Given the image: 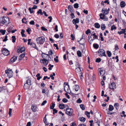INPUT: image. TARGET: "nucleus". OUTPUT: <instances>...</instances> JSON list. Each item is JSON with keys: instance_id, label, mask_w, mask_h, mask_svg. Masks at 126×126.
Segmentation results:
<instances>
[{"instance_id": "obj_1", "label": "nucleus", "mask_w": 126, "mask_h": 126, "mask_svg": "<svg viewBox=\"0 0 126 126\" xmlns=\"http://www.w3.org/2000/svg\"><path fill=\"white\" fill-rule=\"evenodd\" d=\"M102 12L103 14L101 13L99 15L100 18L105 21L108 20V18L105 15L108 14L109 10L106 8H103L102 10Z\"/></svg>"}, {"instance_id": "obj_2", "label": "nucleus", "mask_w": 126, "mask_h": 126, "mask_svg": "<svg viewBox=\"0 0 126 126\" xmlns=\"http://www.w3.org/2000/svg\"><path fill=\"white\" fill-rule=\"evenodd\" d=\"M10 22L8 17H0V23L5 25H8Z\"/></svg>"}, {"instance_id": "obj_3", "label": "nucleus", "mask_w": 126, "mask_h": 126, "mask_svg": "<svg viewBox=\"0 0 126 126\" xmlns=\"http://www.w3.org/2000/svg\"><path fill=\"white\" fill-rule=\"evenodd\" d=\"M36 40L37 44H42L45 42V39L44 37L41 36L38 37Z\"/></svg>"}, {"instance_id": "obj_4", "label": "nucleus", "mask_w": 126, "mask_h": 126, "mask_svg": "<svg viewBox=\"0 0 126 126\" xmlns=\"http://www.w3.org/2000/svg\"><path fill=\"white\" fill-rule=\"evenodd\" d=\"M66 113L70 116H73L74 115L73 113V109L68 107L66 109Z\"/></svg>"}, {"instance_id": "obj_5", "label": "nucleus", "mask_w": 126, "mask_h": 126, "mask_svg": "<svg viewBox=\"0 0 126 126\" xmlns=\"http://www.w3.org/2000/svg\"><path fill=\"white\" fill-rule=\"evenodd\" d=\"M5 72L9 78H10L13 76V72L11 69H7L5 70Z\"/></svg>"}, {"instance_id": "obj_6", "label": "nucleus", "mask_w": 126, "mask_h": 126, "mask_svg": "<svg viewBox=\"0 0 126 126\" xmlns=\"http://www.w3.org/2000/svg\"><path fill=\"white\" fill-rule=\"evenodd\" d=\"M2 54L5 55L7 56L10 54L9 51L5 48H3L1 49Z\"/></svg>"}, {"instance_id": "obj_7", "label": "nucleus", "mask_w": 126, "mask_h": 126, "mask_svg": "<svg viewBox=\"0 0 126 126\" xmlns=\"http://www.w3.org/2000/svg\"><path fill=\"white\" fill-rule=\"evenodd\" d=\"M42 56L43 59L42 60H50L51 59L50 57L48 54H47L45 53L42 54Z\"/></svg>"}, {"instance_id": "obj_8", "label": "nucleus", "mask_w": 126, "mask_h": 126, "mask_svg": "<svg viewBox=\"0 0 126 126\" xmlns=\"http://www.w3.org/2000/svg\"><path fill=\"white\" fill-rule=\"evenodd\" d=\"M64 90L67 93H70L71 92L69 85L67 84H66L65 85L64 84Z\"/></svg>"}, {"instance_id": "obj_9", "label": "nucleus", "mask_w": 126, "mask_h": 126, "mask_svg": "<svg viewBox=\"0 0 126 126\" xmlns=\"http://www.w3.org/2000/svg\"><path fill=\"white\" fill-rule=\"evenodd\" d=\"M98 54L100 56H104L105 57L106 56V55L105 54V51L102 49H100L98 51Z\"/></svg>"}, {"instance_id": "obj_10", "label": "nucleus", "mask_w": 126, "mask_h": 126, "mask_svg": "<svg viewBox=\"0 0 126 126\" xmlns=\"http://www.w3.org/2000/svg\"><path fill=\"white\" fill-rule=\"evenodd\" d=\"M109 88L112 90L113 91L116 88V85L115 83L114 82H112L110 84H109Z\"/></svg>"}, {"instance_id": "obj_11", "label": "nucleus", "mask_w": 126, "mask_h": 126, "mask_svg": "<svg viewBox=\"0 0 126 126\" xmlns=\"http://www.w3.org/2000/svg\"><path fill=\"white\" fill-rule=\"evenodd\" d=\"M81 69H82L80 67V65H79L76 68L75 71L76 72L78 73V74L79 75V74H81V73H82Z\"/></svg>"}, {"instance_id": "obj_12", "label": "nucleus", "mask_w": 126, "mask_h": 126, "mask_svg": "<svg viewBox=\"0 0 126 126\" xmlns=\"http://www.w3.org/2000/svg\"><path fill=\"white\" fill-rule=\"evenodd\" d=\"M98 70L99 72V75L101 76H103L105 74V71L103 70L102 69L100 68L98 69Z\"/></svg>"}, {"instance_id": "obj_13", "label": "nucleus", "mask_w": 126, "mask_h": 126, "mask_svg": "<svg viewBox=\"0 0 126 126\" xmlns=\"http://www.w3.org/2000/svg\"><path fill=\"white\" fill-rule=\"evenodd\" d=\"M48 61L49 60H41L40 61L41 63H43L45 65H46L48 63Z\"/></svg>"}, {"instance_id": "obj_14", "label": "nucleus", "mask_w": 126, "mask_h": 126, "mask_svg": "<svg viewBox=\"0 0 126 126\" xmlns=\"http://www.w3.org/2000/svg\"><path fill=\"white\" fill-rule=\"evenodd\" d=\"M97 36L96 35L93 36L92 37H89V41L90 44H91L93 41L95 39L97 38Z\"/></svg>"}, {"instance_id": "obj_15", "label": "nucleus", "mask_w": 126, "mask_h": 126, "mask_svg": "<svg viewBox=\"0 0 126 126\" xmlns=\"http://www.w3.org/2000/svg\"><path fill=\"white\" fill-rule=\"evenodd\" d=\"M122 31L118 32V33L119 35H121L122 34L124 33L125 35H126V28L125 29H123L121 30Z\"/></svg>"}, {"instance_id": "obj_16", "label": "nucleus", "mask_w": 126, "mask_h": 126, "mask_svg": "<svg viewBox=\"0 0 126 126\" xmlns=\"http://www.w3.org/2000/svg\"><path fill=\"white\" fill-rule=\"evenodd\" d=\"M37 107L36 105L33 104L32 106L31 109L34 112H35L37 110Z\"/></svg>"}, {"instance_id": "obj_17", "label": "nucleus", "mask_w": 126, "mask_h": 126, "mask_svg": "<svg viewBox=\"0 0 126 126\" xmlns=\"http://www.w3.org/2000/svg\"><path fill=\"white\" fill-rule=\"evenodd\" d=\"M17 56H14L11 58L10 59V61L12 63H13L17 59Z\"/></svg>"}, {"instance_id": "obj_18", "label": "nucleus", "mask_w": 126, "mask_h": 126, "mask_svg": "<svg viewBox=\"0 0 126 126\" xmlns=\"http://www.w3.org/2000/svg\"><path fill=\"white\" fill-rule=\"evenodd\" d=\"M31 85L26 83L24 84V88L25 89H27L29 88Z\"/></svg>"}, {"instance_id": "obj_19", "label": "nucleus", "mask_w": 126, "mask_h": 126, "mask_svg": "<svg viewBox=\"0 0 126 126\" xmlns=\"http://www.w3.org/2000/svg\"><path fill=\"white\" fill-rule=\"evenodd\" d=\"M73 23L76 25V23H78L79 22V19L78 18H76V19H74L73 20Z\"/></svg>"}, {"instance_id": "obj_20", "label": "nucleus", "mask_w": 126, "mask_h": 126, "mask_svg": "<svg viewBox=\"0 0 126 126\" xmlns=\"http://www.w3.org/2000/svg\"><path fill=\"white\" fill-rule=\"evenodd\" d=\"M73 87L76 91H78L79 89V86L78 85H75Z\"/></svg>"}, {"instance_id": "obj_21", "label": "nucleus", "mask_w": 126, "mask_h": 126, "mask_svg": "<svg viewBox=\"0 0 126 126\" xmlns=\"http://www.w3.org/2000/svg\"><path fill=\"white\" fill-rule=\"evenodd\" d=\"M59 107L60 109H63L65 107L64 105L63 104H61L59 105Z\"/></svg>"}, {"instance_id": "obj_22", "label": "nucleus", "mask_w": 126, "mask_h": 126, "mask_svg": "<svg viewBox=\"0 0 126 126\" xmlns=\"http://www.w3.org/2000/svg\"><path fill=\"white\" fill-rule=\"evenodd\" d=\"M68 9L71 12H73V8L71 6L69 5L68 6Z\"/></svg>"}, {"instance_id": "obj_23", "label": "nucleus", "mask_w": 126, "mask_h": 126, "mask_svg": "<svg viewBox=\"0 0 126 126\" xmlns=\"http://www.w3.org/2000/svg\"><path fill=\"white\" fill-rule=\"evenodd\" d=\"M25 54L24 53H23L21 54L19 58V60H21L25 56Z\"/></svg>"}, {"instance_id": "obj_24", "label": "nucleus", "mask_w": 126, "mask_h": 126, "mask_svg": "<svg viewBox=\"0 0 126 126\" xmlns=\"http://www.w3.org/2000/svg\"><path fill=\"white\" fill-rule=\"evenodd\" d=\"M126 5L125 2L123 1L121 2L120 4L121 6V7H124Z\"/></svg>"}, {"instance_id": "obj_25", "label": "nucleus", "mask_w": 126, "mask_h": 126, "mask_svg": "<svg viewBox=\"0 0 126 126\" xmlns=\"http://www.w3.org/2000/svg\"><path fill=\"white\" fill-rule=\"evenodd\" d=\"M95 27L97 28H99L100 27V25L97 23H96L94 24Z\"/></svg>"}, {"instance_id": "obj_26", "label": "nucleus", "mask_w": 126, "mask_h": 126, "mask_svg": "<svg viewBox=\"0 0 126 126\" xmlns=\"http://www.w3.org/2000/svg\"><path fill=\"white\" fill-rule=\"evenodd\" d=\"M46 115H45V117L44 118V121L45 123V124L46 125H48V123L47 122V120L46 118Z\"/></svg>"}, {"instance_id": "obj_27", "label": "nucleus", "mask_w": 126, "mask_h": 126, "mask_svg": "<svg viewBox=\"0 0 126 126\" xmlns=\"http://www.w3.org/2000/svg\"><path fill=\"white\" fill-rule=\"evenodd\" d=\"M114 109L113 106L111 105H110L109 106V111H112Z\"/></svg>"}, {"instance_id": "obj_28", "label": "nucleus", "mask_w": 126, "mask_h": 126, "mask_svg": "<svg viewBox=\"0 0 126 126\" xmlns=\"http://www.w3.org/2000/svg\"><path fill=\"white\" fill-rule=\"evenodd\" d=\"M125 112L124 111H122V113H120L121 116L122 117H123V116L124 117H125L126 116V115L125 114Z\"/></svg>"}, {"instance_id": "obj_29", "label": "nucleus", "mask_w": 126, "mask_h": 126, "mask_svg": "<svg viewBox=\"0 0 126 126\" xmlns=\"http://www.w3.org/2000/svg\"><path fill=\"white\" fill-rule=\"evenodd\" d=\"M116 27L114 25H113L111 26L110 30L111 31H112L114 30H116Z\"/></svg>"}, {"instance_id": "obj_30", "label": "nucleus", "mask_w": 126, "mask_h": 126, "mask_svg": "<svg viewBox=\"0 0 126 126\" xmlns=\"http://www.w3.org/2000/svg\"><path fill=\"white\" fill-rule=\"evenodd\" d=\"M40 74L39 73H38L36 75V76L37 77V79L38 80H40L41 78V77L40 76Z\"/></svg>"}, {"instance_id": "obj_31", "label": "nucleus", "mask_w": 126, "mask_h": 126, "mask_svg": "<svg viewBox=\"0 0 126 126\" xmlns=\"http://www.w3.org/2000/svg\"><path fill=\"white\" fill-rule=\"evenodd\" d=\"M114 106L116 108L117 110L118 109L119 107V104L118 103H115L114 104Z\"/></svg>"}, {"instance_id": "obj_32", "label": "nucleus", "mask_w": 126, "mask_h": 126, "mask_svg": "<svg viewBox=\"0 0 126 126\" xmlns=\"http://www.w3.org/2000/svg\"><path fill=\"white\" fill-rule=\"evenodd\" d=\"M106 28L105 24H102L101 25V28L102 30H104Z\"/></svg>"}, {"instance_id": "obj_33", "label": "nucleus", "mask_w": 126, "mask_h": 126, "mask_svg": "<svg viewBox=\"0 0 126 126\" xmlns=\"http://www.w3.org/2000/svg\"><path fill=\"white\" fill-rule=\"evenodd\" d=\"M79 119L80 121L83 122H84L86 120V119L85 118L83 117H80L79 118Z\"/></svg>"}, {"instance_id": "obj_34", "label": "nucleus", "mask_w": 126, "mask_h": 126, "mask_svg": "<svg viewBox=\"0 0 126 126\" xmlns=\"http://www.w3.org/2000/svg\"><path fill=\"white\" fill-rule=\"evenodd\" d=\"M77 54L78 56L79 57H81V52L79 50H78L77 51Z\"/></svg>"}, {"instance_id": "obj_35", "label": "nucleus", "mask_w": 126, "mask_h": 126, "mask_svg": "<svg viewBox=\"0 0 126 126\" xmlns=\"http://www.w3.org/2000/svg\"><path fill=\"white\" fill-rule=\"evenodd\" d=\"M12 42L14 43L15 42V41L16 40V37L15 36H12Z\"/></svg>"}, {"instance_id": "obj_36", "label": "nucleus", "mask_w": 126, "mask_h": 126, "mask_svg": "<svg viewBox=\"0 0 126 126\" xmlns=\"http://www.w3.org/2000/svg\"><path fill=\"white\" fill-rule=\"evenodd\" d=\"M95 122L97 123L98 125V126H100V121L99 120H98V119H96L94 121Z\"/></svg>"}, {"instance_id": "obj_37", "label": "nucleus", "mask_w": 126, "mask_h": 126, "mask_svg": "<svg viewBox=\"0 0 126 126\" xmlns=\"http://www.w3.org/2000/svg\"><path fill=\"white\" fill-rule=\"evenodd\" d=\"M26 18H23L22 20V22L23 23H24L25 24H26L27 23V21L26 20Z\"/></svg>"}, {"instance_id": "obj_38", "label": "nucleus", "mask_w": 126, "mask_h": 126, "mask_svg": "<svg viewBox=\"0 0 126 126\" xmlns=\"http://www.w3.org/2000/svg\"><path fill=\"white\" fill-rule=\"evenodd\" d=\"M6 32L5 30H3L2 29H1L0 30V32L2 33V34L4 35L5 33V32Z\"/></svg>"}, {"instance_id": "obj_39", "label": "nucleus", "mask_w": 126, "mask_h": 126, "mask_svg": "<svg viewBox=\"0 0 126 126\" xmlns=\"http://www.w3.org/2000/svg\"><path fill=\"white\" fill-rule=\"evenodd\" d=\"M30 45H32V47H33L35 48V49H37V47L36 46L35 44L34 43H31L30 44Z\"/></svg>"}, {"instance_id": "obj_40", "label": "nucleus", "mask_w": 126, "mask_h": 126, "mask_svg": "<svg viewBox=\"0 0 126 126\" xmlns=\"http://www.w3.org/2000/svg\"><path fill=\"white\" fill-rule=\"evenodd\" d=\"M107 54L108 55V56L109 57H110L111 56V52L109 51H107Z\"/></svg>"}, {"instance_id": "obj_41", "label": "nucleus", "mask_w": 126, "mask_h": 126, "mask_svg": "<svg viewBox=\"0 0 126 126\" xmlns=\"http://www.w3.org/2000/svg\"><path fill=\"white\" fill-rule=\"evenodd\" d=\"M25 48L24 47H22L20 49V53H21L23 51H25Z\"/></svg>"}, {"instance_id": "obj_42", "label": "nucleus", "mask_w": 126, "mask_h": 126, "mask_svg": "<svg viewBox=\"0 0 126 126\" xmlns=\"http://www.w3.org/2000/svg\"><path fill=\"white\" fill-rule=\"evenodd\" d=\"M74 7L76 9L78 8L79 7V4L78 3H75L74 5Z\"/></svg>"}, {"instance_id": "obj_43", "label": "nucleus", "mask_w": 126, "mask_h": 126, "mask_svg": "<svg viewBox=\"0 0 126 126\" xmlns=\"http://www.w3.org/2000/svg\"><path fill=\"white\" fill-rule=\"evenodd\" d=\"M85 113L86 115L87 116L88 118H89L90 117V112H89L88 111H86L85 112Z\"/></svg>"}, {"instance_id": "obj_44", "label": "nucleus", "mask_w": 126, "mask_h": 126, "mask_svg": "<svg viewBox=\"0 0 126 126\" xmlns=\"http://www.w3.org/2000/svg\"><path fill=\"white\" fill-rule=\"evenodd\" d=\"M93 47L94 48L97 49L99 47V45L97 44H94L93 45Z\"/></svg>"}, {"instance_id": "obj_45", "label": "nucleus", "mask_w": 126, "mask_h": 126, "mask_svg": "<svg viewBox=\"0 0 126 126\" xmlns=\"http://www.w3.org/2000/svg\"><path fill=\"white\" fill-rule=\"evenodd\" d=\"M53 65H51V64H49L48 65V66L49 67L48 68V69L50 70H52V68L53 67Z\"/></svg>"}, {"instance_id": "obj_46", "label": "nucleus", "mask_w": 126, "mask_h": 126, "mask_svg": "<svg viewBox=\"0 0 126 126\" xmlns=\"http://www.w3.org/2000/svg\"><path fill=\"white\" fill-rule=\"evenodd\" d=\"M31 80L29 78L27 80L26 83L31 85Z\"/></svg>"}, {"instance_id": "obj_47", "label": "nucleus", "mask_w": 126, "mask_h": 126, "mask_svg": "<svg viewBox=\"0 0 126 126\" xmlns=\"http://www.w3.org/2000/svg\"><path fill=\"white\" fill-rule=\"evenodd\" d=\"M55 106V104L54 103H53L52 104V105L50 106V108L51 109H53Z\"/></svg>"}, {"instance_id": "obj_48", "label": "nucleus", "mask_w": 126, "mask_h": 126, "mask_svg": "<svg viewBox=\"0 0 126 126\" xmlns=\"http://www.w3.org/2000/svg\"><path fill=\"white\" fill-rule=\"evenodd\" d=\"M58 56H56L55 58H54V61L56 63L58 62L59 61V60L58 59Z\"/></svg>"}, {"instance_id": "obj_49", "label": "nucleus", "mask_w": 126, "mask_h": 126, "mask_svg": "<svg viewBox=\"0 0 126 126\" xmlns=\"http://www.w3.org/2000/svg\"><path fill=\"white\" fill-rule=\"evenodd\" d=\"M80 107L82 110H84L85 109V107L84 105L82 104L80 105Z\"/></svg>"}, {"instance_id": "obj_50", "label": "nucleus", "mask_w": 126, "mask_h": 126, "mask_svg": "<svg viewBox=\"0 0 126 126\" xmlns=\"http://www.w3.org/2000/svg\"><path fill=\"white\" fill-rule=\"evenodd\" d=\"M37 13L38 14H40L41 15H43V13L42 12V10L41 9H39L37 12Z\"/></svg>"}, {"instance_id": "obj_51", "label": "nucleus", "mask_w": 126, "mask_h": 126, "mask_svg": "<svg viewBox=\"0 0 126 126\" xmlns=\"http://www.w3.org/2000/svg\"><path fill=\"white\" fill-rule=\"evenodd\" d=\"M12 30V28H11L9 27L7 29V31L9 33L11 32Z\"/></svg>"}, {"instance_id": "obj_52", "label": "nucleus", "mask_w": 126, "mask_h": 126, "mask_svg": "<svg viewBox=\"0 0 126 126\" xmlns=\"http://www.w3.org/2000/svg\"><path fill=\"white\" fill-rule=\"evenodd\" d=\"M12 112V109H11L10 108L9 109V116L11 117V113Z\"/></svg>"}, {"instance_id": "obj_53", "label": "nucleus", "mask_w": 126, "mask_h": 126, "mask_svg": "<svg viewBox=\"0 0 126 126\" xmlns=\"http://www.w3.org/2000/svg\"><path fill=\"white\" fill-rule=\"evenodd\" d=\"M53 114H54L55 113H57L58 112L57 110L55 109H53Z\"/></svg>"}, {"instance_id": "obj_54", "label": "nucleus", "mask_w": 126, "mask_h": 126, "mask_svg": "<svg viewBox=\"0 0 126 126\" xmlns=\"http://www.w3.org/2000/svg\"><path fill=\"white\" fill-rule=\"evenodd\" d=\"M91 32V31L89 29H88L86 32V33L87 34H88L89 33Z\"/></svg>"}, {"instance_id": "obj_55", "label": "nucleus", "mask_w": 126, "mask_h": 126, "mask_svg": "<svg viewBox=\"0 0 126 126\" xmlns=\"http://www.w3.org/2000/svg\"><path fill=\"white\" fill-rule=\"evenodd\" d=\"M62 101L64 103H66L67 102L68 100H67V99L65 98H63V99Z\"/></svg>"}, {"instance_id": "obj_56", "label": "nucleus", "mask_w": 126, "mask_h": 126, "mask_svg": "<svg viewBox=\"0 0 126 126\" xmlns=\"http://www.w3.org/2000/svg\"><path fill=\"white\" fill-rule=\"evenodd\" d=\"M47 103V101L46 100H45L41 104V105L42 106L44 105H45V104H46Z\"/></svg>"}, {"instance_id": "obj_57", "label": "nucleus", "mask_w": 126, "mask_h": 126, "mask_svg": "<svg viewBox=\"0 0 126 126\" xmlns=\"http://www.w3.org/2000/svg\"><path fill=\"white\" fill-rule=\"evenodd\" d=\"M41 29L42 30L44 31H47V29L44 27H41Z\"/></svg>"}, {"instance_id": "obj_58", "label": "nucleus", "mask_w": 126, "mask_h": 126, "mask_svg": "<svg viewBox=\"0 0 126 126\" xmlns=\"http://www.w3.org/2000/svg\"><path fill=\"white\" fill-rule=\"evenodd\" d=\"M71 38H72V39H71L72 40H74L75 37L72 34H71Z\"/></svg>"}, {"instance_id": "obj_59", "label": "nucleus", "mask_w": 126, "mask_h": 126, "mask_svg": "<svg viewBox=\"0 0 126 126\" xmlns=\"http://www.w3.org/2000/svg\"><path fill=\"white\" fill-rule=\"evenodd\" d=\"M101 59L100 58H97L96 59V62H99L101 61Z\"/></svg>"}, {"instance_id": "obj_60", "label": "nucleus", "mask_w": 126, "mask_h": 126, "mask_svg": "<svg viewBox=\"0 0 126 126\" xmlns=\"http://www.w3.org/2000/svg\"><path fill=\"white\" fill-rule=\"evenodd\" d=\"M31 31V29L30 28H28V29H27L26 31L29 34H30V31Z\"/></svg>"}, {"instance_id": "obj_61", "label": "nucleus", "mask_w": 126, "mask_h": 126, "mask_svg": "<svg viewBox=\"0 0 126 126\" xmlns=\"http://www.w3.org/2000/svg\"><path fill=\"white\" fill-rule=\"evenodd\" d=\"M82 101L81 100L80 98L77 101V102L79 103H80L82 102Z\"/></svg>"}, {"instance_id": "obj_62", "label": "nucleus", "mask_w": 126, "mask_h": 126, "mask_svg": "<svg viewBox=\"0 0 126 126\" xmlns=\"http://www.w3.org/2000/svg\"><path fill=\"white\" fill-rule=\"evenodd\" d=\"M29 9L31 13V14L33 13V11L32 9L31 8H29Z\"/></svg>"}, {"instance_id": "obj_63", "label": "nucleus", "mask_w": 126, "mask_h": 126, "mask_svg": "<svg viewBox=\"0 0 126 126\" xmlns=\"http://www.w3.org/2000/svg\"><path fill=\"white\" fill-rule=\"evenodd\" d=\"M54 37L56 38H58L59 37V35H58V34H55V35H54Z\"/></svg>"}, {"instance_id": "obj_64", "label": "nucleus", "mask_w": 126, "mask_h": 126, "mask_svg": "<svg viewBox=\"0 0 126 126\" xmlns=\"http://www.w3.org/2000/svg\"><path fill=\"white\" fill-rule=\"evenodd\" d=\"M48 53L50 55H52L53 54V52L52 50H50L48 52Z\"/></svg>"}]
</instances>
